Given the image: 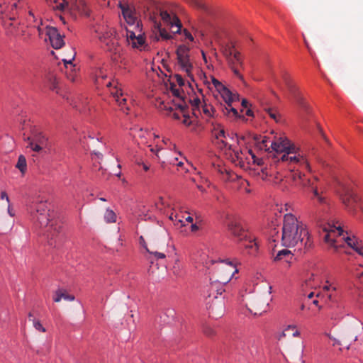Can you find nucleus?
<instances>
[{
    "label": "nucleus",
    "mask_w": 363,
    "mask_h": 363,
    "mask_svg": "<svg viewBox=\"0 0 363 363\" xmlns=\"http://www.w3.org/2000/svg\"><path fill=\"white\" fill-rule=\"evenodd\" d=\"M29 147L35 152H40L48 146V138L42 133H38L33 135L31 138H28Z\"/></svg>",
    "instance_id": "nucleus-12"
},
{
    "label": "nucleus",
    "mask_w": 363,
    "mask_h": 363,
    "mask_svg": "<svg viewBox=\"0 0 363 363\" xmlns=\"http://www.w3.org/2000/svg\"><path fill=\"white\" fill-rule=\"evenodd\" d=\"M245 115L247 116H254L253 111L250 108H248L246 111Z\"/></svg>",
    "instance_id": "nucleus-64"
},
{
    "label": "nucleus",
    "mask_w": 363,
    "mask_h": 363,
    "mask_svg": "<svg viewBox=\"0 0 363 363\" xmlns=\"http://www.w3.org/2000/svg\"><path fill=\"white\" fill-rule=\"evenodd\" d=\"M325 283H326V284L323 286V290L324 292L329 293L331 291H333V292L336 291V290H337L336 286H332L329 283V281H326Z\"/></svg>",
    "instance_id": "nucleus-43"
},
{
    "label": "nucleus",
    "mask_w": 363,
    "mask_h": 363,
    "mask_svg": "<svg viewBox=\"0 0 363 363\" xmlns=\"http://www.w3.org/2000/svg\"><path fill=\"white\" fill-rule=\"evenodd\" d=\"M323 230L326 233L324 237L326 242L330 244L335 250L341 247V245H336L337 240L335 236V235H337V237L343 235L344 230L340 225L336 226L335 224L328 223L324 225Z\"/></svg>",
    "instance_id": "nucleus-9"
},
{
    "label": "nucleus",
    "mask_w": 363,
    "mask_h": 363,
    "mask_svg": "<svg viewBox=\"0 0 363 363\" xmlns=\"http://www.w3.org/2000/svg\"><path fill=\"white\" fill-rule=\"evenodd\" d=\"M161 150H162V148L161 147H158L157 146H156V148H151L150 149L151 152H155L158 157H159L158 153H159V152Z\"/></svg>",
    "instance_id": "nucleus-61"
},
{
    "label": "nucleus",
    "mask_w": 363,
    "mask_h": 363,
    "mask_svg": "<svg viewBox=\"0 0 363 363\" xmlns=\"http://www.w3.org/2000/svg\"><path fill=\"white\" fill-rule=\"evenodd\" d=\"M211 81L215 88L220 93V96L228 99V96L230 94V90L213 77H211Z\"/></svg>",
    "instance_id": "nucleus-24"
},
{
    "label": "nucleus",
    "mask_w": 363,
    "mask_h": 363,
    "mask_svg": "<svg viewBox=\"0 0 363 363\" xmlns=\"http://www.w3.org/2000/svg\"><path fill=\"white\" fill-rule=\"evenodd\" d=\"M118 7L121 9L122 14L126 23L129 26H135L136 29H139L140 25L136 17L135 9L130 6L128 4H122L121 2L118 4Z\"/></svg>",
    "instance_id": "nucleus-11"
},
{
    "label": "nucleus",
    "mask_w": 363,
    "mask_h": 363,
    "mask_svg": "<svg viewBox=\"0 0 363 363\" xmlns=\"http://www.w3.org/2000/svg\"><path fill=\"white\" fill-rule=\"evenodd\" d=\"M203 112L207 116H211V113L210 111V109H212L211 106H208L206 104L202 106Z\"/></svg>",
    "instance_id": "nucleus-53"
},
{
    "label": "nucleus",
    "mask_w": 363,
    "mask_h": 363,
    "mask_svg": "<svg viewBox=\"0 0 363 363\" xmlns=\"http://www.w3.org/2000/svg\"><path fill=\"white\" fill-rule=\"evenodd\" d=\"M106 86L109 88L111 94L115 98L121 109L128 114L129 108L126 106V98L123 96L121 84L117 79H111L105 84Z\"/></svg>",
    "instance_id": "nucleus-8"
},
{
    "label": "nucleus",
    "mask_w": 363,
    "mask_h": 363,
    "mask_svg": "<svg viewBox=\"0 0 363 363\" xmlns=\"http://www.w3.org/2000/svg\"><path fill=\"white\" fill-rule=\"evenodd\" d=\"M160 16L163 22L170 26L173 34L181 33L182 24L176 15L172 16L167 11H162Z\"/></svg>",
    "instance_id": "nucleus-13"
},
{
    "label": "nucleus",
    "mask_w": 363,
    "mask_h": 363,
    "mask_svg": "<svg viewBox=\"0 0 363 363\" xmlns=\"http://www.w3.org/2000/svg\"><path fill=\"white\" fill-rule=\"evenodd\" d=\"M322 296L325 298V301L326 303H331V305H330V308H333L335 306H336L339 311V314L333 313L331 314V318L335 320L341 319L344 315L343 306L342 304L338 303L337 297L335 294H333V291L327 293L325 295H323Z\"/></svg>",
    "instance_id": "nucleus-17"
},
{
    "label": "nucleus",
    "mask_w": 363,
    "mask_h": 363,
    "mask_svg": "<svg viewBox=\"0 0 363 363\" xmlns=\"http://www.w3.org/2000/svg\"><path fill=\"white\" fill-rule=\"evenodd\" d=\"M330 339H331L333 341V346L335 345H342V340H337L336 338L332 337V336H329Z\"/></svg>",
    "instance_id": "nucleus-56"
},
{
    "label": "nucleus",
    "mask_w": 363,
    "mask_h": 363,
    "mask_svg": "<svg viewBox=\"0 0 363 363\" xmlns=\"http://www.w3.org/2000/svg\"><path fill=\"white\" fill-rule=\"evenodd\" d=\"M136 30L135 31L131 30L128 28L126 29V38H127V42H130V40H133L137 38L136 33L138 32V30L135 28Z\"/></svg>",
    "instance_id": "nucleus-40"
},
{
    "label": "nucleus",
    "mask_w": 363,
    "mask_h": 363,
    "mask_svg": "<svg viewBox=\"0 0 363 363\" xmlns=\"http://www.w3.org/2000/svg\"><path fill=\"white\" fill-rule=\"evenodd\" d=\"M27 21L29 23L30 26H33L36 28L39 32V35H41L42 31L39 23L32 25V23H35L37 21L35 16H34L33 13L32 11H29L28 14L27 16Z\"/></svg>",
    "instance_id": "nucleus-33"
},
{
    "label": "nucleus",
    "mask_w": 363,
    "mask_h": 363,
    "mask_svg": "<svg viewBox=\"0 0 363 363\" xmlns=\"http://www.w3.org/2000/svg\"><path fill=\"white\" fill-rule=\"evenodd\" d=\"M228 138H229V135H226L224 128L220 125L213 127L212 130L213 143L218 148L223 150L235 165L243 169H247L251 168L252 164L259 166L262 163V160L257 158L252 150L247 147L240 149L228 144Z\"/></svg>",
    "instance_id": "nucleus-2"
},
{
    "label": "nucleus",
    "mask_w": 363,
    "mask_h": 363,
    "mask_svg": "<svg viewBox=\"0 0 363 363\" xmlns=\"http://www.w3.org/2000/svg\"><path fill=\"white\" fill-rule=\"evenodd\" d=\"M203 333L208 336H211L215 333L214 330L208 326L203 328Z\"/></svg>",
    "instance_id": "nucleus-52"
},
{
    "label": "nucleus",
    "mask_w": 363,
    "mask_h": 363,
    "mask_svg": "<svg viewBox=\"0 0 363 363\" xmlns=\"http://www.w3.org/2000/svg\"><path fill=\"white\" fill-rule=\"evenodd\" d=\"M271 148L277 155L279 160L289 162L290 167L289 177L295 186L313 188L316 177L308 178L303 170H310L307 160L300 155H296L298 150L286 137L280 136L271 143Z\"/></svg>",
    "instance_id": "nucleus-1"
},
{
    "label": "nucleus",
    "mask_w": 363,
    "mask_h": 363,
    "mask_svg": "<svg viewBox=\"0 0 363 363\" xmlns=\"http://www.w3.org/2000/svg\"><path fill=\"white\" fill-rule=\"evenodd\" d=\"M311 190L313 191V197L316 199L320 203H326V199L320 194L315 183H313V188H311Z\"/></svg>",
    "instance_id": "nucleus-36"
},
{
    "label": "nucleus",
    "mask_w": 363,
    "mask_h": 363,
    "mask_svg": "<svg viewBox=\"0 0 363 363\" xmlns=\"http://www.w3.org/2000/svg\"><path fill=\"white\" fill-rule=\"evenodd\" d=\"M104 220L106 223H115L116 221V215L113 211L111 209H106L104 213Z\"/></svg>",
    "instance_id": "nucleus-32"
},
{
    "label": "nucleus",
    "mask_w": 363,
    "mask_h": 363,
    "mask_svg": "<svg viewBox=\"0 0 363 363\" xmlns=\"http://www.w3.org/2000/svg\"><path fill=\"white\" fill-rule=\"evenodd\" d=\"M182 33L184 34L185 39H188L191 42H193L194 40L193 35L188 30L184 29L182 31Z\"/></svg>",
    "instance_id": "nucleus-50"
},
{
    "label": "nucleus",
    "mask_w": 363,
    "mask_h": 363,
    "mask_svg": "<svg viewBox=\"0 0 363 363\" xmlns=\"http://www.w3.org/2000/svg\"><path fill=\"white\" fill-rule=\"evenodd\" d=\"M174 78L176 79L177 83L179 85V86H182L184 85V80L180 74H175Z\"/></svg>",
    "instance_id": "nucleus-51"
},
{
    "label": "nucleus",
    "mask_w": 363,
    "mask_h": 363,
    "mask_svg": "<svg viewBox=\"0 0 363 363\" xmlns=\"http://www.w3.org/2000/svg\"><path fill=\"white\" fill-rule=\"evenodd\" d=\"M240 242L241 247L245 248L249 255H255L257 253L259 245L255 237L249 235L247 238Z\"/></svg>",
    "instance_id": "nucleus-20"
},
{
    "label": "nucleus",
    "mask_w": 363,
    "mask_h": 363,
    "mask_svg": "<svg viewBox=\"0 0 363 363\" xmlns=\"http://www.w3.org/2000/svg\"><path fill=\"white\" fill-rule=\"evenodd\" d=\"M341 188L342 191L340 193V196L342 203L347 208H352L354 203L358 202V196L350 187L342 185Z\"/></svg>",
    "instance_id": "nucleus-18"
},
{
    "label": "nucleus",
    "mask_w": 363,
    "mask_h": 363,
    "mask_svg": "<svg viewBox=\"0 0 363 363\" xmlns=\"http://www.w3.org/2000/svg\"><path fill=\"white\" fill-rule=\"evenodd\" d=\"M94 32L102 48L111 53L120 52L118 35L115 28L104 24H99L94 28Z\"/></svg>",
    "instance_id": "nucleus-5"
},
{
    "label": "nucleus",
    "mask_w": 363,
    "mask_h": 363,
    "mask_svg": "<svg viewBox=\"0 0 363 363\" xmlns=\"http://www.w3.org/2000/svg\"><path fill=\"white\" fill-rule=\"evenodd\" d=\"M221 109L223 114L230 120L234 121L239 118H244V116H241L238 110L232 106V104H225L223 107H221Z\"/></svg>",
    "instance_id": "nucleus-21"
},
{
    "label": "nucleus",
    "mask_w": 363,
    "mask_h": 363,
    "mask_svg": "<svg viewBox=\"0 0 363 363\" xmlns=\"http://www.w3.org/2000/svg\"><path fill=\"white\" fill-rule=\"evenodd\" d=\"M190 48L186 45H180L176 50L177 65L180 70L184 72L186 76L191 80L194 81L192 71L194 69L193 63L190 59Z\"/></svg>",
    "instance_id": "nucleus-7"
},
{
    "label": "nucleus",
    "mask_w": 363,
    "mask_h": 363,
    "mask_svg": "<svg viewBox=\"0 0 363 363\" xmlns=\"http://www.w3.org/2000/svg\"><path fill=\"white\" fill-rule=\"evenodd\" d=\"M269 297L257 296L252 300L249 310L255 315L266 312L269 306Z\"/></svg>",
    "instance_id": "nucleus-14"
},
{
    "label": "nucleus",
    "mask_w": 363,
    "mask_h": 363,
    "mask_svg": "<svg viewBox=\"0 0 363 363\" xmlns=\"http://www.w3.org/2000/svg\"><path fill=\"white\" fill-rule=\"evenodd\" d=\"M141 166L143 167V169H144L145 171H146V172H147V170H149V169H150V165H149V164H148V163H145V162H141Z\"/></svg>",
    "instance_id": "nucleus-60"
},
{
    "label": "nucleus",
    "mask_w": 363,
    "mask_h": 363,
    "mask_svg": "<svg viewBox=\"0 0 363 363\" xmlns=\"http://www.w3.org/2000/svg\"><path fill=\"white\" fill-rule=\"evenodd\" d=\"M139 243L141 246H143L145 250L146 251L148 252H149V249L147 248V244H146V242L144 239V238L143 236H140L139 238Z\"/></svg>",
    "instance_id": "nucleus-55"
},
{
    "label": "nucleus",
    "mask_w": 363,
    "mask_h": 363,
    "mask_svg": "<svg viewBox=\"0 0 363 363\" xmlns=\"http://www.w3.org/2000/svg\"><path fill=\"white\" fill-rule=\"evenodd\" d=\"M92 155H94L96 157V158L99 160H101L103 158V155L99 152L94 151L92 152Z\"/></svg>",
    "instance_id": "nucleus-57"
},
{
    "label": "nucleus",
    "mask_w": 363,
    "mask_h": 363,
    "mask_svg": "<svg viewBox=\"0 0 363 363\" xmlns=\"http://www.w3.org/2000/svg\"><path fill=\"white\" fill-rule=\"evenodd\" d=\"M235 50V45L233 44H228L222 48V52L228 60H231V57Z\"/></svg>",
    "instance_id": "nucleus-29"
},
{
    "label": "nucleus",
    "mask_w": 363,
    "mask_h": 363,
    "mask_svg": "<svg viewBox=\"0 0 363 363\" xmlns=\"http://www.w3.org/2000/svg\"><path fill=\"white\" fill-rule=\"evenodd\" d=\"M48 4L54 10L64 11L69 9L67 0H45Z\"/></svg>",
    "instance_id": "nucleus-23"
},
{
    "label": "nucleus",
    "mask_w": 363,
    "mask_h": 363,
    "mask_svg": "<svg viewBox=\"0 0 363 363\" xmlns=\"http://www.w3.org/2000/svg\"><path fill=\"white\" fill-rule=\"evenodd\" d=\"M138 33L137 35V38L133 40H130L128 42V44L132 46L133 48H138L142 50V48L144 46L145 43V40L143 36V34L141 32V28L137 29Z\"/></svg>",
    "instance_id": "nucleus-25"
},
{
    "label": "nucleus",
    "mask_w": 363,
    "mask_h": 363,
    "mask_svg": "<svg viewBox=\"0 0 363 363\" xmlns=\"http://www.w3.org/2000/svg\"><path fill=\"white\" fill-rule=\"evenodd\" d=\"M63 296V289H58L55 291V294L53 297V301L55 302H60Z\"/></svg>",
    "instance_id": "nucleus-46"
},
{
    "label": "nucleus",
    "mask_w": 363,
    "mask_h": 363,
    "mask_svg": "<svg viewBox=\"0 0 363 363\" xmlns=\"http://www.w3.org/2000/svg\"><path fill=\"white\" fill-rule=\"evenodd\" d=\"M292 257L293 254L291 252L287 249H284L277 252V255L274 258V260L279 261L285 258L286 262H289V259H292Z\"/></svg>",
    "instance_id": "nucleus-26"
},
{
    "label": "nucleus",
    "mask_w": 363,
    "mask_h": 363,
    "mask_svg": "<svg viewBox=\"0 0 363 363\" xmlns=\"http://www.w3.org/2000/svg\"><path fill=\"white\" fill-rule=\"evenodd\" d=\"M16 167L23 174L27 170V162L26 157L21 155L18 156Z\"/></svg>",
    "instance_id": "nucleus-28"
},
{
    "label": "nucleus",
    "mask_w": 363,
    "mask_h": 363,
    "mask_svg": "<svg viewBox=\"0 0 363 363\" xmlns=\"http://www.w3.org/2000/svg\"><path fill=\"white\" fill-rule=\"evenodd\" d=\"M171 91L172 92L174 96L179 98L181 100L179 103L184 102L182 96H181V91L179 89L176 88L174 85H172Z\"/></svg>",
    "instance_id": "nucleus-44"
},
{
    "label": "nucleus",
    "mask_w": 363,
    "mask_h": 363,
    "mask_svg": "<svg viewBox=\"0 0 363 363\" xmlns=\"http://www.w3.org/2000/svg\"><path fill=\"white\" fill-rule=\"evenodd\" d=\"M293 333H292V336L293 337H298L300 335V333L299 331L296 329V327L295 328V329H294L293 330Z\"/></svg>",
    "instance_id": "nucleus-62"
},
{
    "label": "nucleus",
    "mask_w": 363,
    "mask_h": 363,
    "mask_svg": "<svg viewBox=\"0 0 363 363\" xmlns=\"http://www.w3.org/2000/svg\"><path fill=\"white\" fill-rule=\"evenodd\" d=\"M45 29L46 35L48 36L52 48L55 49L61 48L65 45V42L63 36L60 33L59 30L55 27L49 26H47Z\"/></svg>",
    "instance_id": "nucleus-16"
},
{
    "label": "nucleus",
    "mask_w": 363,
    "mask_h": 363,
    "mask_svg": "<svg viewBox=\"0 0 363 363\" xmlns=\"http://www.w3.org/2000/svg\"><path fill=\"white\" fill-rule=\"evenodd\" d=\"M281 245L286 247H292L300 242L305 250H310L313 245L305 224L299 221L292 213H286L284 216Z\"/></svg>",
    "instance_id": "nucleus-3"
},
{
    "label": "nucleus",
    "mask_w": 363,
    "mask_h": 363,
    "mask_svg": "<svg viewBox=\"0 0 363 363\" xmlns=\"http://www.w3.org/2000/svg\"><path fill=\"white\" fill-rule=\"evenodd\" d=\"M106 78V76L104 75L101 71H100L99 73L96 74V82L97 84H102V82L101 81H103Z\"/></svg>",
    "instance_id": "nucleus-48"
},
{
    "label": "nucleus",
    "mask_w": 363,
    "mask_h": 363,
    "mask_svg": "<svg viewBox=\"0 0 363 363\" xmlns=\"http://www.w3.org/2000/svg\"><path fill=\"white\" fill-rule=\"evenodd\" d=\"M10 26L12 28L10 30L11 34L14 35H21V32H23V27L20 26L18 22L14 21L13 23H10Z\"/></svg>",
    "instance_id": "nucleus-35"
},
{
    "label": "nucleus",
    "mask_w": 363,
    "mask_h": 363,
    "mask_svg": "<svg viewBox=\"0 0 363 363\" xmlns=\"http://www.w3.org/2000/svg\"><path fill=\"white\" fill-rule=\"evenodd\" d=\"M30 321L33 322V327L35 330L42 333H45L46 331L45 328L43 326L39 320L33 318V320H30Z\"/></svg>",
    "instance_id": "nucleus-39"
},
{
    "label": "nucleus",
    "mask_w": 363,
    "mask_h": 363,
    "mask_svg": "<svg viewBox=\"0 0 363 363\" xmlns=\"http://www.w3.org/2000/svg\"><path fill=\"white\" fill-rule=\"evenodd\" d=\"M342 239L345 240V242L347 244L348 246L352 248L359 255H362L363 257V246L354 236L352 238L350 236H344Z\"/></svg>",
    "instance_id": "nucleus-22"
},
{
    "label": "nucleus",
    "mask_w": 363,
    "mask_h": 363,
    "mask_svg": "<svg viewBox=\"0 0 363 363\" xmlns=\"http://www.w3.org/2000/svg\"><path fill=\"white\" fill-rule=\"evenodd\" d=\"M262 163L257 166V169H255V171L257 172V174L263 180L267 179L269 176H271L267 168H264L262 167Z\"/></svg>",
    "instance_id": "nucleus-31"
},
{
    "label": "nucleus",
    "mask_w": 363,
    "mask_h": 363,
    "mask_svg": "<svg viewBox=\"0 0 363 363\" xmlns=\"http://www.w3.org/2000/svg\"><path fill=\"white\" fill-rule=\"evenodd\" d=\"M225 284L221 283L217 279L212 280L206 287V296L208 298H217L218 295H222L225 291L224 286Z\"/></svg>",
    "instance_id": "nucleus-19"
},
{
    "label": "nucleus",
    "mask_w": 363,
    "mask_h": 363,
    "mask_svg": "<svg viewBox=\"0 0 363 363\" xmlns=\"http://www.w3.org/2000/svg\"><path fill=\"white\" fill-rule=\"evenodd\" d=\"M241 105L243 108H247L250 104L247 99H243L241 101Z\"/></svg>",
    "instance_id": "nucleus-58"
},
{
    "label": "nucleus",
    "mask_w": 363,
    "mask_h": 363,
    "mask_svg": "<svg viewBox=\"0 0 363 363\" xmlns=\"http://www.w3.org/2000/svg\"><path fill=\"white\" fill-rule=\"evenodd\" d=\"M36 213V225L45 228V235L50 245L56 246L64 238L62 225L60 220L55 217L53 211H50L46 201H40L35 207Z\"/></svg>",
    "instance_id": "nucleus-4"
},
{
    "label": "nucleus",
    "mask_w": 363,
    "mask_h": 363,
    "mask_svg": "<svg viewBox=\"0 0 363 363\" xmlns=\"http://www.w3.org/2000/svg\"><path fill=\"white\" fill-rule=\"evenodd\" d=\"M227 225L228 232L238 242L243 241L245 238H247L250 235L242 227L240 221L238 218L229 220Z\"/></svg>",
    "instance_id": "nucleus-10"
},
{
    "label": "nucleus",
    "mask_w": 363,
    "mask_h": 363,
    "mask_svg": "<svg viewBox=\"0 0 363 363\" xmlns=\"http://www.w3.org/2000/svg\"><path fill=\"white\" fill-rule=\"evenodd\" d=\"M161 38L164 40H169L172 38V35L169 33L165 29L160 28L159 30Z\"/></svg>",
    "instance_id": "nucleus-45"
},
{
    "label": "nucleus",
    "mask_w": 363,
    "mask_h": 363,
    "mask_svg": "<svg viewBox=\"0 0 363 363\" xmlns=\"http://www.w3.org/2000/svg\"><path fill=\"white\" fill-rule=\"evenodd\" d=\"M265 111L269 113V116L276 121L280 119V116L278 114L277 111L272 108H265Z\"/></svg>",
    "instance_id": "nucleus-42"
},
{
    "label": "nucleus",
    "mask_w": 363,
    "mask_h": 363,
    "mask_svg": "<svg viewBox=\"0 0 363 363\" xmlns=\"http://www.w3.org/2000/svg\"><path fill=\"white\" fill-rule=\"evenodd\" d=\"M189 1L194 6L205 11H208L207 6L201 0H189Z\"/></svg>",
    "instance_id": "nucleus-38"
},
{
    "label": "nucleus",
    "mask_w": 363,
    "mask_h": 363,
    "mask_svg": "<svg viewBox=\"0 0 363 363\" xmlns=\"http://www.w3.org/2000/svg\"><path fill=\"white\" fill-rule=\"evenodd\" d=\"M70 51L72 52L70 57L67 59L63 58L62 60L64 62V65L67 69L69 68L71 70H72V68L75 67V65L72 63V61L74 60L76 52L72 48L70 50Z\"/></svg>",
    "instance_id": "nucleus-30"
},
{
    "label": "nucleus",
    "mask_w": 363,
    "mask_h": 363,
    "mask_svg": "<svg viewBox=\"0 0 363 363\" xmlns=\"http://www.w3.org/2000/svg\"><path fill=\"white\" fill-rule=\"evenodd\" d=\"M280 77L281 78V80L285 84V85L287 86V88H288L289 91L291 92V94L294 95L296 101L301 106H305L303 99L301 96V95L298 92V88L292 82V80L291 79L289 74L286 71L282 70L280 73Z\"/></svg>",
    "instance_id": "nucleus-15"
},
{
    "label": "nucleus",
    "mask_w": 363,
    "mask_h": 363,
    "mask_svg": "<svg viewBox=\"0 0 363 363\" xmlns=\"http://www.w3.org/2000/svg\"><path fill=\"white\" fill-rule=\"evenodd\" d=\"M238 65H230L231 69L233 72V73L241 80H243L242 75L240 73L238 68L236 67Z\"/></svg>",
    "instance_id": "nucleus-49"
},
{
    "label": "nucleus",
    "mask_w": 363,
    "mask_h": 363,
    "mask_svg": "<svg viewBox=\"0 0 363 363\" xmlns=\"http://www.w3.org/2000/svg\"><path fill=\"white\" fill-rule=\"evenodd\" d=\"M230 65H239L242 66V60L240 57V53L236 50L233 52L231 60H228Z\"/></svg>",
    "instance_id": "nucleus-34"
},
{
    "label": "nucleus",
    "mask_w": 363,
    "mask_h": 363,
    "mask_svg": "<svg viewBox=\"0 0 363 363\" xmlns=\"http://www.w3.org/2000/svg\"><path fill=\"white\" fill-rule=\"evenodd\" d=\"M237 263L236 259L231 261L229 259L215 262L214 279L226 285L231 280L233 275L238 272Z\"/></svg>",
    "instance_id": "nucleus-6"
},
{
    "label": "nucleus",
    "mask_w": 363,
    "mask_h": 363,
    "mask_svg": "<svg viewBox=\"0 0 363 363\" xmlns=\"http://www.w3.org/2000/svg\"><path fill=\"white\" fill-rule=\"evenodd\" d=\"M221 97L223 98L225 104H232L233 102L239 101V94L237 93H233L231 91L230 94L228 96V99L225 98V96Z\"/></svg>",
    "instance_id": "nucleus-37"
},
{
    "label": "nucleus",
    "mask_w": 363,
    "mask_h": 363,
    "mask_svg": "<svg viewBox=\"0 0 363 363\" xmlns=\"http://www.w3.org/2000/svg\"><path fill=\"white\" fill-rule=\"evenodd\" d=\"M198 230H199V226L196 224H192L191 225V230L192 232H196Z\"/></svg>",
    "instance_id": "nucleus-63"
},
{
    "label": "nucleus",
    "mask_w": 363,
    "mask_h": 363,
    "mask_svg": "<svg viewBox=\"0 0 363 363\" xmlns=\"http://www.w3.org/2000/svg\"><path fill=\"white\" fill-rule=\"evenodd\" d=\"M148 253L153 255L156 259H164L166 257L164 253L159 252L157 251L153 252L149 250Z\"/></svg>",
    "instance_id": "nucleus-47"
},
{
    "label": "nucleus",
    "mask_w": 363,
    "mask_h": 363,
    "mask_svg": "<svg viewBox=\"0 0 363 363\" xmlns=\"http://www.w3.org/2000/svg\"><path fill=\"white\" fill-rule=\"evenodd\" d=\"M62 298L66 301H72L74 300V296L73 295H69V294H66L65 291L63 290Z\"/></svg>",
    "instance_id": "nucleus-54"
},
{
    "label": "nucleus",
    "mask_w": 363,
    "mask_h": 363,
    "mask_svg": "<svg viewBox=\"0 0 363 363\" xmlns=\"http://www.w3.org/2000/svg\"><path fill=\"white\" fill-rule=\"evenodd\" d=\"M175 106L177 108H179L181 111L183 115L184 120L182 121V123L186 126L190 125L191 124V121L189 119V116L186 113V105L185 102L178 103Z\"/></svg>",
    "instance_id": "nucleus-27"
},
{
    "label": "nucleus",
    "mask_w": 363,
    "mask_h": 363,
    "mask_svg": "<svg viewBox=\"0 0 363 363\" xmlns=\"http://www.w3.org/2000/svg\"><path fill=\"white\" fill-rule=\"evenodd\" d=\"M1 199H6L7 201V202H9V198L6 192H5V191H2L1 193Z\"/></svg>",
    "instance_id": "nucleus-59"
},
{
    "label": "nucleus",
    "mask_w": 363,
    "mask_h": 363,
    "mask_svg": "<svg viewBox=\"0 0 363 363\" xmlns=\"http://www.w3.org/2000/svg\"><path fill=\"white\" fill-rule=\"evenodd\" d=\"M190 103L192 106V110H193L194 114L196 116V111L197 109H199V106L201 104V101H200L199 98L195 97L194 99L190 100Z\"/></svg>",
    "instance_id": "nucleus-41"
}]
</instances>
